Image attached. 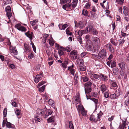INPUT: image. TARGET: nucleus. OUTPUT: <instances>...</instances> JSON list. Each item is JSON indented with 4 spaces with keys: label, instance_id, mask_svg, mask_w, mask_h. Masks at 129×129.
<instances>
[{
    "label": "nucleus",
    "instance_id": "obj_1",
    "mask_svg": "<svg viewBox=\"0 0 129 129\" xmlns=\"http://www.w3.org/2000/svg\"><path fill=\"white\" fill-rule=\"evenodd\" d=\"M91 40L93 43H95L97 45V47L95 48V47H94V50H95V51L98 50L100 48V47L99 46L100 43V41L99 39L96 37H92Z\"/></svg>",
    "mask_w": 129,
    "mask_h": 129
},
{
    "label": "nucleus",
    "instance_id": "obj_2",
    "mask_svg": "<svg viewBox=\"0 0 129 129\" xmlns=\"http://www.w3.org/2000/svg\"><path fill=\"white\" fill-rule=\"evenodd\" d=\"M36 112L37 114L43 116L44 118L45 114H46L47 112V110L46 108L42 109H38L36 111Z\"/></svg>",
    "mask_w": 129,
    "mask_h": 129
},
{
    "label": "nucleus",
    "instance_id": "obj_3",
    "mask_svg": "<svg viewBox=\"0 0 129 129\" xmlns=\"http://www.w3.org/2000/svg\"><path fill=\"white\" fill-rule=\"evenodd\" d=\"M107 52L106 49H103L99 53L98 56L102 58H105L106 57Z\"/></svg>",
    "mask_w": 129,
    "mask_h": 129
},
{
    "label": "nucleus",
    "instance_id": "obj_4",
    "mask_svg": "<svg viewBox=\"0 0 129 129\" xmlns=\"http://www.w3.org/2000/svg\"><path fill=\"white\" fill-rule=\"evenodd\" d=\"M78 2V0H73L72 4H71L69 5L68 8L71 10H73L76 7Z\"/></svg>",
    "mask_w": 129,
    "mask_h": 129
},
{
    "label": "nucleus",
    "instance_id": "obj_5",
    "mask_svg": "<svg viewBox=\"0 0 129 129\" xmlns=\"http://www.w3.org/2000/svg\"><path fill=\"white\" fill-rule=\"evenodd\" d=\"M87 32L90 33L94 29L93 25L92 23L88 22L87 26Z\"/></svg>",
    "mask_w": 129,
    "mask_h": 129
},
{
    "label": "nucleus",
    "instance_id": "obj_6",
    "mask_svg": "<svg viewBox=\"0 0 129 129\" xmlns=\"http://www.w3.org/2000/svg\"><path fill=\"white\" fill-rule=\"evenodd\" d=\"M75 26L76 27H78L79 28L82 29L85 27V22L83 21H79L77 24H76V22H75Z\"/></svg>",
    "mask_w": 129,
    "mask_h": 129
},
{
    "label": "nucleus",
    "instance_id": "obj_7",
    "mask_svg": "<svg viewBox=\"0 0 129 129\" xmlns=\"http://www.w3.org/2000/svg\"><path fill=\"white\" fill-rule=\"evenodd\" d=\"M125 99H127L125 101V104L126 105L128 106L129 103V92L127 91L124 96Z\"/></svg>",
    "mask_w": 129,
    "mask_h": 129
},
{
    "label": "nucleus",
    "instance_id": "obj_8",
    "mask_svg": "<svg viewBox=\"0 0 129 129\" xmlns=\"http://www.w3.org/2000/svg\"><path fill=\"white\" fill-rule=\"evenodd\" d=\"M107 48H109V51L111 53H113L114 51V50L112 47V45L110 43L107 44L106 45Z\"/></svg>",
    "mask_w": 129,
    "mask_h": 129
},
{
    "label": "nucleus",
    "instance_id": "obj_9",
    "mask_svg": "<svg viewBox=\"0 0 129 129\" xmlns=\"http://www.w3.org/2000/svg\"><path fill=\"white\" fill-rule=\"evenodd\" d=\"M42 74L41 73L39 74H38L36 75L34 79V81L36 83H37L39 81L40 79L42 76Z\"/></svg>",
    "mask_w": 129,
    "mask_h": 129
},
{
    "label": "nucleus",
    "instance_id": "obj_10",
    "mask_svg": "<svg viewBox=\"0 0 129 129\" xmlns=\"http://www.w3.org/2000/svg\"><path fill=\"white\" fill-rule=\"evenodd\" d=\"M76 62L80 67H83L84 65V61L82 59H78L77 60Z\"/></svg>",
    "mask_w": 129,
    "mask_h": 129
},
{
    "label": "nucleus",
    "instance_id": "obj_11",
    "mask_svg": "<svg viewBox=\"0 0 129 129\" xmlns=\"http://www.w3.org/2000/svg\"><path fill=\"white\" fill-rule=\"evenodd\" d=\"M25 35L28 37L29 38L30 40L32 39V38L33 37V34L32 32L30 33L29 31L25 33Z\"/></svg>",
    "mask_w": 129,
    "mask_h": 129
},
{
    "label": "nucleus",
    "instance_id": "obj_12",
    "mask_svg": "<svg viewBox=\"0 0 129 129\" xmlns=\"http://www.w3.org/2000/svg\"><path fill=\"white\" fill-rule=\"evenodd\" d=\"M48 104L51 106L54 109H55V106L54 103V102L51 99H50L48 101Z\"/></svg>",
    "mask_w": 129,
    "mask_h": 129
},
{
    "label": "nucleus",
    "instance_id": "obj_13",
    "mask_svg": "<svg viewBox=\"0 0 129 129\" xmlns=\"http://www.w3.org/2000/svg\"><path fill=\"white\" fill-rule=\"evenodd\" d=\"M76 107L77 108V110H78V112L79 113L80 112V111L83 110V109H84V108L83 106L81 104L78 105V107H77V106L76 105Z\"/></svg>",
    "mask_w": 129,
    "mask_h": 129
},
{
    "label": "nucleus",
    "instance_id": "obj_14",
    "mask_svg": "<svg viewBox=\"0 0 129 129\" xmlns=\"http://www.w3.org/2000/svg\"><path fill=\"white\" fill-rule=\"evenodd\" d=\"M100 78L103 81H106L107 80L108 77L107 76L105 75L101 74H100Z\"/></svg>",
    "mask_w": 129,
    "mask_h": 129
},
{
    "label": "nucleus",
    "instance_id": "obj_15",
    "mask_svg": "<svg viewBox=\"0 0 129 129\" xmlns=\"http://www.w3.org/2000/svg\"><path fill=\"white\" fill-rule=\"evenodd\" d=\"M67 26L68 25L67 24H64L63 25L59 24L58 25L59 27L60 30H64Z\"/></svg>",
    "mask_w": 129,
    "mask_h": 129
},
{
    "label": "nucleus",
    "instance_id": "obj_16",
    "mask_svg": "<svg viewBox=\"0 0 129 129\" xmlns=\"http://www.w3.org/2000/svg\"><path fill=\"white\" fill-rule=\"evenodd\" d=\"M107 87L105 84H102L100 87L102 93H103L107 89Z\"/></svg>",
    "mask_w": 129,
    "mask_h": 129
},
{
    "label": "nucleus",
    "instance_id": "obj_17",
    "mask_svg": "<svg viewBox=\"0 0 129 129\" xmlns=\"http://www.w3.org/2000/svg\"><path fill=\"white\" fill-rule=\"evenodd\" d=\"M112 71L114 75H117L118 74V69L116 67H115L113 69Z\"/></svg>",
    "mask_w": 129,
    "mask_h": 129
},
{
    "label": "nucleus",
    "instance_id": "obj_18",
    "mask_svg": "<svg viewBox=\"0 0 129 129\" xmlns=\"http://www.w3.org/2000/svg\"><path fill=\"white\" fill-rule=\"evenodd\" d=\"M91 87H85V93H88L90 92L91 91Z\"/></svg>",
    "mask_w": 129,
    "mask_h": 129
},
{
    "label": "nucleus",
    "instance_id": "obj_19",
    "mask_svg": "<svg viewBox=\"0 0 129 129\" xmlns=\"http://www.w3.org/2000/svg\"><path fill=\"white\" fill-rule=\"evenodd\" d=\"M123 13L125 16L128 15V11H127V7L124 6L123 7Z\"/></svg>",
    "mask_w": 129,
    "mask_h": 129
},
{
    "label": "nucleus",
    "instance_id": "obj_20",
    "mask_svg": "<svg viewBox=\"0 0 129 129\" xmlns=\"http://www.w3.org/2000/svg\"><path fill=\"white\" fill-rule=\"evenodd\" d=\"M117 92V91L116 92V93H115L113 94H111L110 96V97L112 99H115L117 98V95L116 94V92Z\"/></svg>",
    "mask_w": 129,
    "mask_h": 129
},
{
    "label": "nucleus",
    "instance_id": "obj_21",
    "mask_svg": "<svg viewBox=\"0 0 129 129\" xmlns=\"http://www.w3.org/2000/svg\"><path fill=\"white\" fill-rule=\"evenodd\" d=\"M53 112V111L50 109H49L48 110V111H47V112L46 114H45L44 118H46L48 117V116L49 115H51Z\"/></svg>",
    "mask_w": 129,
    "mask_h": 129
},
{
    "label": "nucleus",
    "instance_id": "obj_22",
    "mask_svg": "<svg viewBox=\"0 0 129 129\" xmlns=\"http://www.w3.org/2000/svg\"><path fill=\"white\" fill-rule=\"evenodd\" d=\"M76 99L75 100V102H76V105L78 103H80V99L79 96V95H77V96L75 97Z\"/></svg>",
    "mask_w": 129,
    "mask_h": 129
},
{
    "label": "nucleus",
    "instance_id": "obj_23",
    "mask_svg": "<svg viewBox=\"0 0 129 129\" xmlns=\"http://www.w3.org/2000/svg\"><path fill=\"white\" fill-rule=\"evenodd\" d=\"M120 39L119 40V45L122 46L124 43L125 41L123 38L122 37H120Z\"/></svg>",
    "mask_w": 129,
    "mask_h": 129
},
{
    "label": "nucleus",
    "instance_id": "obj_24",
    "mask_svg": "<svg viewBox=\"0 0 129 129\" xmlns=\"http://www.w3.org/2000/svg\"><path fill=\"white\" fill-rule=\"evenodd\" d=\"M92 85V83L90 81L88 82H87L85 83L84 84L85 87H91V86Z\"/></svg>",
    "mask_w": 129,
    "mask_h": 129
},
{
    "label": "nucleus",
    "instance_id": "obj_25",
    "mask_svg": "<svg viewBox=\"0 0 129 129\" xmlns=\"http://www.w3.org/2000/svg\"><path fill=\"white\" fill-rule=\"evenodd\" d=\"M92 101L95 103V110L96 109V108L97 107V105L98 104V100L97 99L95 98H92L91 99Z\"/></svg>",
    "mask_w": 129,
    "mask_h": 129
},
{
    "label": "nucleus",
    "instance_id": "obj_26",
    "mask_svg": "<svg viewBox=\"0 0 129 129\" xmlns=\"http://www.w3.org/2000/svg\"><path fill=\"white\" fill-rule=\"evenodd\" d=\"M24 51L25 52H28L29 51V49L28 45L26 44H24Z\"/></svg>",
    "mask_w": 129,
    "mask_h": 129
},
{
    "label": "nucleus",
    "instance_id": "obj_27",
    "mask_svg": "<svg viewBox=\"0 0 129 129\" xmlns=\"http://www.w3.org/2000/svg\"><path fill=\"white\" fill-rule=\"evenodd\" d=\"M119 66L120 68L121 69H124L125 67V64L124 63L121 62L119 63Z\"/></svg>",
    "mask_w": 129,
    "mask_h": 129
},
{
    "label": "nucleus",
    "instance_id": "obj_28",
    "mask_svg": "<svg viewBox=\"0 0 129 129\" xmlns=\"http://www.w3.org/2000/svg\"><path fill=\"white\" fill-rule=\"evenodd\" d=\"M110 42L113 45H114L115 46H116L117 45V43H118V42H115L114 39H113V38H112L110 39Z\"/></svg>",
    "mask_w": 129,
    "mask_h": 129
},
{
    "label": "nucleus",
    "instance_id": "obj_29",
    "mask_svg": "<svg viewBox=\"0 0 129 129\" xmlns=\"http://www.w3.org/2000/svg\"><path fill=\"white\" fill-rule=\"evenodd\" d=\"M82 14L85 16H87L88 15V12L87 11L84 9H83L82 11Z\"/></svg>",
    "mask_w": 129,
    "mask_h": 129
},
{
    "label": "nucleus",
    "instance_id": "obj_30",
    "mask_svg": "<svg viewBox=\"0 0 129 129\" xmlns=\"http://www.w3.org/2000/svg\"><path fill=\"white\" fill-rule=\"evenodd\" d=\"M71 47L70 46H68L66 48L64 49V51L65 50L67 52H70L71 50Z\"/></svg>",
    "mask_w": 129,
    "mask_h": 129
},
{
    "label": "nucleus",
    "instance_id": "obj_31",
    "mask_svg": "<svg viewBox=\"0 0 129 129\" xmlns=\"http://www.w3.org/2000/svg\"><path fill=\"white\" fill-rule=\"evenodd\" d=\"M69 127L70 129H74V127L73 122L70 121L69 122Z\"/></svg>",
    "mask_w": 129,
    "mask_h": 129
},
{
    "label": "nucleus",
    "instance_id": "obj_32",
    "mask_svg": "<svg viewBox=\"0 0 129 129\" xmlns=\"http://www.w3.org/2000/svg\"><path fill=\"white\" fill-rule=\"evenodd\" d=\"M54 117L52 116L50 117L48 119V120L49 121L51 122H54Z\"/></svg>",
    "mask_w": 129,
    "mask_h": 129
},
{
    "label": "nucleus",
    "instance_id": "obj_33",
    "mask_svg": "<svg viewBox=\"0 0 129 129\" xmlns=\"http://www.w3.org/2000/svg\"><path fill=\"white\" fill-rule=\"evenodd\" d=\"M82 79L84 82H86L89 80V78L86 76L82 77Z\"/></svg>",
    "mask_w": 129,
    "mask_h": 129
},
{
    "label": "nucleus",
    "instance_id": "obj_34",
    "mask_svg": "<svg viewBox=\"0 0 129 129\" xmlns=\"http://www.w3.org/2000/svg\"><path fill=\"white\" fill-rule=\"evenodd\" d=\"M91 33L93 35H96L98 34V32L94 28Z\"/></svg>",
    "mask_w": 129,
    "mask_h": 129
},
{
    "label": "nucleus",
    "instance_id": "obj_35",
    "mask_svg": "<svg viewBox=\"0 0 129 129\" xmlns=\"http://www.w3.org/2000/svg\"><path fill=\"white\" fill-rule=\"evenodd\" d=\"M78 41L80 44H82V42L81 36H78L77 37Z\"/></svg>",
    "mask_w": 129,
    "mask_h": 129
},
{
    "label": "nucleus",
    "instance_id": "obj_36",
    "mask_svg": "<svg viewBox=\"0 0 129 129\" xmlns=\"http://www.w3.org/2000/svg\"><path fill=\"white\" fill-rule=\"evenodd\" d=\"M6 11V13H8V12H11V8L10 6L7 7L5 9Z\"/></svg>",
    "mask_w": 129,
    "mask_h": 129
},
{
    "label": "nucleus",
    "instance_id": "obj_37",
    "mask_svg": "<svg viewBox=\"0 0 129 129\" xmlns=\"http://www.w3.org/2000/svg\"><path fill=\"white\" fill-rule=\"evenodd\" d=\"M92 76L95 79H97L98 78L100 77V75H97L95 74H92Z\"/></svg>",
    "mask_w": 129,
    "mask_h": 129
},
{
    "label": "nucleus",
    "instance_id": "obj_38",
    "mask_svg": "<svg viewBox=\"0 0 129 129\" xmlns=\"http://www.w3.org/2000/svg\"><path fill=\"white\" fill-rule=\"evenodd\" d=\"M111 68H113V67H115L116 66V63L115 61H113L111 62Z\"/></svg>",
    "mask_w": 129,
    "mask_h": 129
},
{
    "label": "nucleus",
    "instance_id": "obj_39",
    "mask_svg": "<svg viewBox=\"0 0 129 129\" xmlns=\"http://www.w3.org/2000/svg\"><path fill=\"white\" fill-rule=\"evenodd\" d=\"M26 29L24 27L22 26L20 27L19 30L21 31H26Z\"/></svg>",
    "mask_w": 129,
    "mask_h": 129
},
{
    "label": "nucleus",
    "instance_id": "obj_40",
    "mask_svg": "<svg viewBox=\"0 0 129 129\" xmlns=\"http://www.w3.org/2000/svg\"><path fill=\"white\" fill-rule=\"evenodd\" d=\"M38 22L37 20H33L30 22V24L32 26L34 25L37 22Z\"/></svg>",
    "mask_w": 129,
    "mask_h": 129
},
{
    "label": "nucleus",
    "instance_id": "obj_41",
    "mask_svg": "<svg viewBox=\"0 0 129 129\" xmlns=\"http://www.w3.org/2000/svg\"><path fill=\"white\" fill-rule=\"evenodd\" d=\"M81 112V113L82 115L84 116H85L86 115V111L84 110V109H83V110L81 111H80Z\"/></svg>",
    "mask_w": 129,
    "mask_h": 129
},
{
    "label": "nucleus",
    "instance_id": "obj_42",
    "mask_svg": "<svg viewBox=\"0 0 129 129\" xmlns=\"http://www.w3.org/2000/svg\"><path fill=\"white\" fill-rule=\"evenodd\" d=\"M90 119L91 121H96V120H95L94 116L93 115L91 116Z\"/></svg>",
    "mask_w": 129,
    "mask_h": 129
},
{
    "label": "nucleus",
    "instance_id": "obj_43",
    "mask_svg": "<svg viewBox=\"0 0 129 129\" xmlns=\"http://www.w3.org/2000/svg\"><path fill=\"white\" fill-rule=\"evenodd\" d=\"M45 85H43L39 89V91L41 92H42L44 91L45 88Z\"/></svg>",
    "mask_w": 129,
    "mask_h": 129
},
{
    "label": "nucleus",
    "instance_id": "obj_44",
    "mask_svg": "<svg viewBox=\"0 0 129 129\" xmlns=\"http://www.w3.org/2000/svg\"><path fill=\"white\" fill-rule=\"evenodd\" d=\"M90 6V4L88 2L86 3L85 6V8L87 9H89Z\"/></svg>",
    "mask_w": 129,
    "mask_h": 129
},
{
    "label": "nucleus",
    "instance_id": "obj_45",
    "mask_svg": "<svg viewBox=\"0 0 129 129\" xmlns=\"http://www.w3.org/2000/svg\"><path fill=\"white\" fill-rule=\"evenodd\" d=\"M15 113L16 115L17 116H19L20 115L21 113V112L20 110H19V109H17L16 111H15Z\"/></svg>",
    "mask_w": 129,
    "mask_h": 129
},
{
    "label": "nucleus",
    "instance_id": "obj_46",
    "mask_svg": "<svg viewBox=\"0 0 129 129\" xmlns=\"http://www.w3.org/2000/svg\"><path fill=\"white\" fill-rule=\"evenodd\" d=\"M12 124L10 122H7L6 125L7 127L9 128H11L12 127Z\"/></svg>",
    "mask_w": 129,
    "mask_h": 129
},
{
    "label": "nucleus",
    "instance_id": "obj_47",
    "mask_svg": "<svg viewBox=\"0 0 129 129\" xmlns=\"http://www.w3.org/2000/svg\"><path fill=\"white\" fill-rule=\"evenodd\" d=\"M7 110L6 109H5L3 111L4 117H6L7 114Z\"/></svg>",
    "mask_w": 129,
    "mask_h": 129
},
{
    "label": "nucleus",
    "instance_id": "obj_48",
    "mask_svg": "<svg viewBox=\"0 0 129 129\" xmlns=\"http://www.w3.org/2000/svg\"><path fill=\"white\" fill-rule=\"evenodd\" d=\"M120 75L122 77H123L124 75L126 74L125 72L123 70H121L120 72Z\"/></svg>",
    "mask_w": 129,
    "mask_h": 129
},
{
    "label": "nucleus",
    "instance_id": "obj_49",
    "mask_svg": "<svg viewBox=\"0 0 129 129\" xmlns=\"http://www.w3.org/2000/svg\"><path fill=\"white\" fill-rule=\"evenodd\" d=\"M12 13L11 12H8L6 13V15L7 17H8V19H9L12 16Z\"/></svg>",
    "mask_w": 129,
    "mask_h": 129
},
{
    "label": "nucleus",
    "instance_id": "obj_50",
    "mask_svg": "<svg viewBox=\"0 0 129 129\" xmlns=\"http://www.w3.org/2000/svg\"><path fill=\"white\" fill-rule=\"evenodd\" d=\"M70 54L71 55H76L77 54V52L75 50H73L71 52Z\"/></svg>",
    "mask_w": 129,
    "mask_h": 129
},
{
    "label": "nucleus",
    "instance_id": "obj_51",
    "mask_svg": "<svg viewBox=\"0 0 129 129\" xmlns=\"http://www.w3.org/2000/svg\"><path fill=\"white\" fill-rule=\"evenodd\" d=\"M71 1V0H62V2L63 4H65L66 3L68 4L70 3Z\"/></svg>",
    "mask_w": 129,
    "mask_h": 129
},
{
    "label": "nucleus",
    "instance_id": "obj_52",
    "mask_svg": "<svg viewBox=\"0 0 129 129\" xmlns=\"http://www.w3.org/2000/svg\"><path fill=\"white\" fill-rule=\"evenodd\" d=\"M116 1L118 4H122L124 2V0H116Z\"/></svg>",
    "mask_w": 129,
    "mask_h": 129
},
{
    "label": "nucleus",
    "instance_id": "obj_53",
    "mask_svg": "<svg viewBox=\"0 0 129 129\" xmlns=\"http://www.w3.org/2000/svg\"><path fill=\"white\" fill-rule=\"evenodd\" d=\"M104 96L106 98H107L109 96V93L108 92H105L104 93Z\"/></svg>",
    "mask_w": 129,
    "mask_h": 129
},
{
    "label": "nucleus",
    "instance_id": "obj_54",
    "mask_svg": "<svg viewBox=\"0 0 129 129\" xmlns=\"http://www.w3.org/2000/svg\"><path fill=\"white\" fill-rule=\"evenodd\" d=\"M21 26V25L20 24H17L15 26V27L17 28L18 30H19Z\"/></svg>",
    "mask_w": 129,
    "mask_h": 129
},
{
    "label": "nucleus",
    "instance_id": "obj_55",
    "mask_svg": "<svg viewBox=\"0 0 129 129\" xmlns=\"http://www.w3.org/2000/svg\"><path fill=\"white\" fill-rule=\"evenodd\" d=\"M66 34L68 35L71 36L72 35V33L70 32L68 28H67L66 30Z\"/></svg>",
    "mask_w": 129,
    "mask_h": 129
},
{
    "label": "nucleus",
    "instance_id": "obj_56",
    "mask_svg": "<svg viewBox=\"0 0 129 129\" xmlns=\"http://www.w3.org/2000/svg\"><path fill=\"white\" fill-rule=\"evenodd\" d=\"M52 40H50L49 39L48 40L49 41V43L50 45L51 46H53L54 45V43L52 40V39L51 37Z\"/></svg>",
    "mask_w": 129,
    "mask_h": 129
},
{
    "label": "nucleus",
    "instance_id": "obj_57",
    "mask_svg": "<svg viewBox=\"0 0 129 129\" xmlns=\"http://www.w3.org/2000/svg\"><path fill=\"white\" fill-rule=\"evenodd\" d=\"M13 53L15 55H17L18 54V52L15 48H14L13 49Z\"/></svg>",
    "mask_w": 129,
    "mask_h": 129
},
{
    "label": "nucleus",
    "instance_id": "obj_58",
    "mask_svg": "<svg viewBox=\"0 0 129 129\" xmlns=\"http://www.w3.org/2000/svg\"><path fill=\"white\" fill-rule=\"evenodd\" d=\"M58 52L60 56L63 55L64 54V53L62 50H59L58 51Z\"/></svg>",
    "mask_w": 129,
    "mask_h": 129
},
{
    "label": "nucleus",
    "instance_id": "obj_59",
    "mask_svg": "<svg viewBox=\"0 0 129 129\" xmlns=\"http://www.w3.org/2000/svg\"><path fill=\"white\" fill-rule=\"evenodd\" d=\"M81 67L80 68V70L81 71H85L86 70V68L85 67Z\"/></svg>",
    "mask_w": 129,
    "mask_h": 129
},
{
    "label": "nucleus",
    "instance_id": "obj_60",
    "mask_svg": "<svg viewBox=\"0 0 129 129\" xmlns=\"http://www.w3.org/2000/svg\"><path fill=\"white\" fill-rule=\"evenodd\" d=\"M12 2L11 0H8L6 1V2L4 3V4L7 5L11 3Z\"/></svg>",
    "mask_w": 129,
    "mask_h": 129
},
{
    "label": "nucleus",
    "instance_id": "obj_61",
    "mask_svg": "<svg viewBox=\"0 0 129 129\" xmlns=\"http://www.w3.org/2000/svg\"><path fill=\"white\" fill-rule=\"evenodd\" d=\"M112 86L113 87H116L117 84L115 82L112 81Z\"/></svg>",
    "mask_w": 129,
    "mask_h": 129
},
{
    "label": "nucleus",
    "instance_id": "obj_62",
    "mask_svg": "<svg viewBox=\"0 0 129 129\" xmlns=\"http://www.w3.org/2000/svg\"><path fill=\"white\" fill-rule=\"evenodd\" d=\"M34 54L33 53H31L30 54L28 55V58L30 59H31L34 57Z\"/></svg>",
    "mask_w": 129,
    "mask_h": 129
},
{
    "label": "nucleus",
    "instance_id": "obj_63",
    "mask_svg": "<svg viewBox=\"0 0 129 129\" xmlns=\"http://www.w3.org/2000/svg\"><path fill=\"white\" fill-rule=\"evenodd\" d=\"M90 13L91 16L93 18L96 15V14L95 13H94V12H92V11H90Z\"/></svg>",
    "mask_w": 129,
    "mask_h": 129
},
{
    "label": "nucleus",
    "instance_id": "obj_64",
    "mask_svg": "<svg viewBox=\"0 0 129 129\" xmlns=\"http://www.w3.org/2000/svg\"><path fill=\"white\" fill-rule=\"evenodd\" d=\"M121 35L122 37L125 38L126 36H127L128 35L125 33H123L121 31Z\"/></svg>",
    "mask_w": 129,
    "mask_h": 129
}]
</instances>
